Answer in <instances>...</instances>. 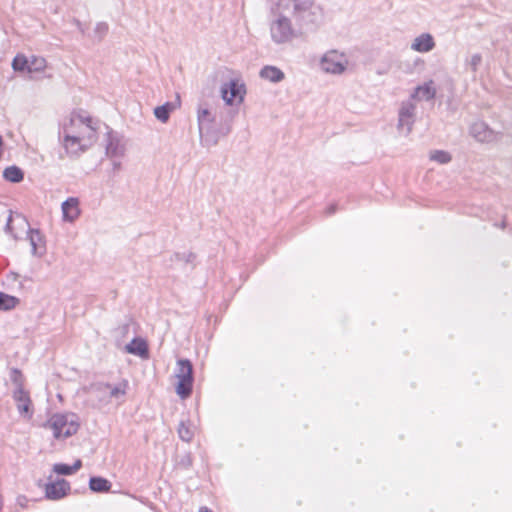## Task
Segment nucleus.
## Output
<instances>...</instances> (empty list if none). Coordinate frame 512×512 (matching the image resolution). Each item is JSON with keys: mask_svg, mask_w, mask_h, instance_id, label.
<instances>
[{"mask_svg": "<svg viewBox=\"0 0 512 512\" xmlns=\"http://www.w3.org/2000/svg\"><path fill=\"white\" fill-rule=\"evenodd\" d=\"M191 464L190 453L187 450L183 451V455L181 456V461L178 462V465L182 467H188Z\"/></svg>", "mask_w": 512, "mask_h": 512, "instance_id": "nucleus-35", "label": "nucleus"}, {"mask_svg": "<svg viewBox=\"0 0 512 512\" xmlns=\"http://www.w3.org/2000/svg\"><path fill=\"white\" fill-rule=\"evenodd\" d=\"M3 177L11 183H19L24 179V172L18 166L12 165L3 171Z\"/></svg>", "mask_w": 512, "mask_h": 512, "instance_id": "nucleus-22", "label": "nucleus"}, {"mask_svg": "<svg viewBox=\"0 0 512 512\" xmlns=\"http://www.w3.org/2000/svg\"><path fill=\"white\" fill-rule=\"evenodd\" d=\"M277 18L270 24V33L272 41L276 44L288 43L294 38L302 36V33L295 25H292L291 18L287 14L290 12H283L278 10Z\"/></svg>", "mask_w": 512, "mask_h": 512, "instance_id": "nucleus-2", "label": "nucleus"}, {"mask_svg": "<svg viewBox=\"0 0 512 512\" xmlns=\"http://www.w3.org/2000/svg\"><path fill=\"white\" fill-rule=\"evenodd\" d=\"M124 154V146L120 140L112 134L107 133L106 155L109 157H120Z\"/></svg>", "mask_w": 512, "mask_h": 512, "instance_id": "nucleus-18", "label": "nucleus"}, {"mask_svg": "<svg viewBox=\"0 0 512 512\" xmlns=\"http://www.w3.org/2000/svg\"><path fill=\"white\" fill-rule=\"evenodd\" d=\"M196 259V254L193 253V252H183V253H175L172 258H171V261H182V262H185L186 264H194V261Z\"/></svg>", "mask_w": 512, "mask_h": 512, "instance_id": "nucleus-29", "label": "nucleus"}, {"mask_svg": "<svg viewBox=\"0 0 512 512\" xmlns=\"http://www.w3.org/2000/svg\"><path fill=\"white\" fill-rule=\"evenodd\" d=\"M46 68V60L43 57L32 56L29 59L28 72H42Z\"/></svg>", "mask_w": 512, "mask_h": 512, "instance_id": "nucleus-28", "label": "nucleus"}, {"mask_svg": "<svg viewBox=\"0 0 512 512\" xmlns=\"http://www.w3.org/2000/svg\"><path fill=\"white\" fill-rule=\"evenodd\" d=\"M85 137L80 135H72L67 129L64 130L63 146L66 153L70 156H79L87 150V144L84 143Z\"/></svg>", "mask_w": 512, "mask_h": 512, "instance_id": "nucleus-7", "label": "nucleus"}, {"mask_svg": "<svg viewBox=\"0 0 512 512\" xmlns=\"http://www.w3.org/2000/svg\"><path fill=\"white\" fill-rule=\"evenodd\" d=\"M11 380L16 386V389L24 390L23 375L19 369L13 368L11 370Z\"/></svg>", "mask_w": 512, "mask_h": 512, "instance_id": "nucleus-32", "label": "nucleus"}, {"mask_svg": "<svg viewBox=\"0 0 512 512\" xmlns=\"http://www.w3.org/2000/svg\"><path fill=\"white\" fill-rule=\"evenodd\" d=\"M482 56L480 54H474L471 56L468 64L472 70V72H476L479 65L481 64Z\"/></svg>", "mask_w": 512, "mask_h": 512, "instance_id": "nucleus-34", "label": "nucleus"}, {"mask_svg": "<svg viewBox=\"0 0 512 512\" xmlns=\"http://www.w3.org/2000/svg\"><path fill=\"white\" fill-rule=\"evenodd\" d=\"M198 129L201 140L208 141L210 138V130L215 116L208 108L199 107L197 110Z\"/></svg>", "mask_w": 512, "mask_h": 512, "instance_id": "nucleus-9", "label": "nucleus"}, {"mask_svg": "<svg viewBox=\"0 0 512 512\" xmlns=\"http://www.w3.org/2000/svg\"><path fill=\"white\" fill-rule=\"evenodd\" d=\"M246 94L245 85L232 79L221 87V96L227 105L240 104Z\"/></svg>", "mask_w": 512, "mask_h": 512, "instance_id": "nucleus-6", "label": "nucleus"}, {"mask_svg": "<svg viewBox=\"0 0 512 512\" xmlns=\"http://www.w3.org/2000/svg\"><path fill=\"white\" fill-rule=\"evenodd\" d=\"M130 326L128 323L122 324L116 328L115 332L120 336H125L129 332Z\"/></svg>", "mask_w": 512, "mask_h": 512, "instance_id": "nucleus-36", "label": "nucleus"}, {"mask_svg": "<svg viewBox=\"0 0 512 512\" xmlns=\"http://www.w3.org/2000/svg\"><path fill=\"white\" fill-rule=\"evenodd\" d=\"M113 167H114V170H118L121 167V163L115 161V162H113Z\"/></svg>", "mask_w": 512, "mask_h": 512, "instance_id": "nucleus-42", "label": "nucleus"}, {"mask_svg": "<svg viewBox=\"0 0 512 512\" xmlns=\"http://www.w3.org/2000/svg\"><path fill=\"white\" fill-rule=\"evenodd\" d=\"M416 106L411 101H405L401 104L398 114V129L406 127V134L412 130L415 121Z\"/></svg>", "mask_w": 512, "mask_h": 512, "instance_id": "nucleus-8", "label": "nucleus"}, {"mask_svg": "<svg viewBox=\"0 0 512 512\" xmlns=\"http://www.w3.org/2000/svg\"><path fill=\"white\" fill-rule=\"evenodd\" d=\"M70 490V484L65 479L49 482L45 487V495L48 499L58 500L66 496Z\"/></svg>", "mask_w": 512, "mask_h": 512, "instance_id": "nucleus-11", "label": "nucleus"}, {"mask_svg": "<svg viewBox=\"0 0 512 512\" xmlns=\"http://www.w3.org/2000/svg\"><path fill=\"white\" fill-rule=\"evenodd\" d=\"M178 434H179V437L184 442L188 443L192 439L194 432L188 425L185 424V422L182 421L178 427Z\"/></svg>", "mask_w": 512, "mask_h": 512, "instance_id": "nucleus-30", "label": "nucleus"}, {"mask_svg": "<svg viewBox=\"0 0 512 512\" xmlns=\"http://www.w3.org/2000/svg\"><path fill=\"white\" fill-rule=\"evenodd\" d=\"M63 219L67 222L75 221L80 215L79 200L74 197L66 199L62 203Z\"/></svg>", "mask_w": 512, "mask_h": 512, "instance_id": "nucleus-16", "label": "nucleus"}, {"mask_svg": "<svg viewBox=\"0 0 512 512\" xmlns=\"http://www.w3.org/2000/svg\"><path fill=\"white\" fill-rule=\"evenodd\" d=\"M78 118H79V121L82 124H85L86 133L85 134H79V135L85 137L84 143L87 144V148H88L90 145H92V143L96 139L95 128H93L91 126V124H90L91 123V119L90 118H83L81 116H79Z\"/></svg>", "mask_w": 512, "mask_h": 512, "instance_id": "nucleus-25", "label": "nucleus"}, {"mask_svg": "<svg viewBox=\"0 0 512 512\" xmlns=\"http://www.w3.org/2000/svg\"><path fill=\"white\" fill-rule=\"evenodd\" d=\"M176 109V104L173 102H166L161 106H157L154 109L155 117L162 123H166L169 120L170 113Z\"/></svg>", "mask_w": 512, "mask_h": 512, "instance_id": "nucleus-21", "label": "nucleus"}, {"mask_svg": "<svg viewBox=\"0 0 512 512\" xmlns=\"http://www.w3.org/2000/svg\"><path fill=\"white\" fill-rule=\"evenodd\" d=\"M89 488L93 492H108L111 489V483L105 478L94 476L89 480Z\"/></svg>", "mask_w": 512, "mask_h": 512, "instance_id": "nucleus-24", "label": "nucleus"}, {"mask_svg": "<svg viewBox=\"0 0 512 512\" xmlns=\"http://www.w3.org/2000/svg\"><path fill=\"white\" fill-rule=\"evenodd\" d=\"M29 67V59L24 55L18 54L14 57L12 61V68L16 72H28Z\"/></svg>", "mask_w": 512, "mask_h": 512, "instance_id": "nucleus-27", "label": "nucleus"}, {"mask_svg": "<svg viewBox=\"0 0 512 512\" xmlns=\"http://www.w3.org/2000/svg\"><path fill=\"white\" fill-rule=\"evenodd\" d=\"M125 351L129 354L137 355L144 359L149 357L148 345L142 338H134L125 346Z\"/></svg>", "mask_w": 512, "mask_h": 512, "instance_id": "nucleus-17", "label": "nucleus"}, {"mask_svg": "<svg viewBox=\"0 0 512 512\" xmlns=\"http://www.w3.org/2000/svg\"><path fill=\"white\" fill-rule=\"evenodd\" d=\"M260 77L272 83H278L285 77L284 73L275 66H264L259 73Z\"/></svg>", "mask_w": 512, "mask_h": 512, "instance_id": "nucleus-19", "label": "nucleus"}, {"mask_svg": "<svg viewBox=\"0 0 512 512\" xmlns=\"http://www.w3.org/2000/svg\"><path fill=\"white\" fill-rule=\"evenodd\" d=\"M436 96V88L433 80H429L422 85H418L410 98L417 101H431Z\"/></svg>", "mask_w": 512, "mask_h": 512, "instance_id": "nucleus-13", "label": "nucleus"}, {"mask_svg": "<svg viewBox=\"0 0 512 512\" xmlns=\"http://www.w3.org/2000/svg\"><path fill=\"white\" fill-rule=\"evenodd\" d=\"M176 377L178 383L176 393L182 398H188L192 393L193 386V366L188 359H179L177 361Z\"/></svg>", "mask_w": 512, "mask_h": 512, "instance_id": "nucleus-4", "label": "nucleus"}, {"mask_svg": "<svg viewBox=\"0 0 512 512\" xmlns=\"http://www.w3.org/2000/svg\"><path fill=\"white\" fill-rule=\"evenodd\" d=\"M82 466L81 460H76L73 465L57 463L53 465V472L59 475H71L78 471Z\"/></svg>", "mask_w": 512, "mask_h": 512, "instance_id": "nucleus-23", "label": "nucleus"}, {"mask_svg": "<svg viewBox=\"0 0 512 512\" xmlns=\"http://www.w3.org/2000/svg\"><path fill=\"white\" fill-rule=\"evenodd\" d=\"M127 382L123 381L116 386L109 383H97L93 386V392H105L108 394L109 399L119 398L126 394Z\"/></svg>", "mask_w": 512, "mask_h": 512, "instance_id": "nucleus-14", "label": "nucleus"}, {"mask_svg": "<svg viewBox=\"0 0 512 512\" xmlns=\"http://www.w3.org/2000/svg\"><path fill=\"white\" fill-rule=\"evenodd\" d=\"M430 159L441 164H446L451 161V155L446 151L435 150L431 153Z\"/></svg>", "mask_w": 512, "mask_h": 512, "instance_id": "nucleus-31", "label": "nucleus"}, {"mask_svg": "<svg viewBox=\"0 0 512 512\" xmlns=\"http://www.w3.org/2000/svg\"><path fill=\"white\" fill-rule=\"evenodd\" d=\"M470 134L481 143H490L497 138V134L483 121L474 122L470 127Z\"/></svg>", "mask_w": 512, "mask_h": 512, "instance_id": "nucleus-10", "label": "nucleus"}, {"mask_svg": "<svg viewBox=\"0 0 512 512\" xmlns=\"http://www.w3.org/2000/svg\"><path fill=\"white\" fill-rule=\"evenodd\" d=\"M199 512H212L210 509H208L207 507H202L200 508Z\"/></svg>", "mask_w": 512, "mask_h": 512, "instance_id": "nucleus-43", "label": "nucleus"}, {"mask_svg": "<svg viewBox=\"0 0 512 512\" xmlns=\"http://www.w3.org/2000/svg\"><path fill=\"white\" fill-rule=\"evenodd\" d=\"M13 399L17 404V409L20 415L31 417L33 410L31 409V399L29 393L25 390L15 389L13 392Z\"/></svg>", "mask_w": 512, "mask_h": 512, "instance_id": "nucleus-12", "label": "nucleus"}, {"mask_svg": "<svg viewBox=\"0 0 512 512\" xmlns=\"http://www.w3.org/2000/svg\"><path fill=\"white\" fill-rule=\"evenodd\" d=\"M435 40L430 33H422L411 43V49L419 53H427L435 48Z\"/></svg>", "mask_w": 512, "mask_h": 512, "instance_id": "nucleus-15", "label": "nucleus"}, {"mask_svg": "<svg viewBox=\"0 0 512 512\" xmlns=\"http://www.w3.org/2000/svg\"><path fill=\"white\" fill-rule=\"evenodd\" d=\"M336 210H337V206L335 204H332L327 208V214L331 215V214L335 213Z\"/></svg>", "mask_w": 512, "mask_h": 512, "instance_id": "nucleus-40", "label": "nucleus"}, {"mask_svg": "<svg viewBox=\"0 0 512 512\" xmlns=\"http://www.w3.org/2000/svg\"><path fill=\"white\" fill-rule=\"evenodd\" d=\"M28 239L31 245L32 254L35 256H41L43 254V251L39 252L38 249L41 248V245L43 243V237L39 230L29 228Z\"/></svg>", "mask_w": 512, "mask_h": 512, "instance_id": "nucleus-20", "label": "nucleus"}, {"mask_svg": "<svg viewBox=\"0 0 512 512\" xmlns=\"http://www.w3.org/2000/svg\"><path fill=\"white\" fill-rule=\"evenodd\" d=\"M55 438H67L75 434L79 428L75 414H54L46 424Z\"/></svg>", "mask_w": 512, "mask_h": 512, "instance_id": "nucleus-3", "label": "nucleus"}, {"mask_svg": "<svg viewBox=\"0 0 512 512\" xmlns=\"http://www.w3.org/2000/svg\"><path fill=\"white\" fill-rule=\"evenodd\" d=\"M109 26L106 22H98L94 28V33L98 39V42L102 41L107 35Z\"/></svg>", "mask_w": 512, "mask_h": 512, "instance_id": "nucleus-33", "label": "nucleus"}, {"mask_svg": "<svg viewBox=\"0 0 512 512\" xmlns=\"http://www.w3.org/2000/svg\"><path fill=\"white\" fill-rule=\"evenodd\" d=\"M276 8L290 12L302 35L316 31L323 22V9L313 0H277Z\"/></svg>", "mask_w": 512, "mask_h": 512, "instance_id": "nucleus-1", "label": "nucleus"}, {"mask_svg": "<svg viewBox=\"0 0 512 512\" xmlns=\"http://www.w3.org/2000/svg\"><path fill=\"white\" fill-rule=\"evenodd\" d=\"M27 499L24 496H19L17 502L20 506L25 507Z\"/></svg>", "mask_w": 512, "mask_h": 512, "instance_id": "nucleus-41", "label": "nucleus"}, {"mask_svg": "<svg viewBox=\"0 0 512 512\" xmlns=\"http://www.w3.org/2000/svg\"><path fill=\"white\" fill-rule=\"evenodd\" d=\"M74 23L75 25L77 26V28L79 29V31L81 33H84L85 32V29L83 27V24L78 20V19H74Z\"/></svg>", "mask_w": 512, "mask_h": 512, "instance_id": "nucleus-39", "label": "nucleus"}, {"mask_svg": "<svg viewBox=\"0 0 512 512\" xmlns=\"http://www.w3.org/2000/svg\"><path fill=\"white\" fill-rule=\"evenodd\" d=\"M348 65L344 54L336 50L326 52L320 61L321 69L326 73L342 74Z\"/></svg>", "mask_w": 512, "mask_h": 512, "instance_id": "nucleus-5", "label": "nucleus"}, {"mask_svg": "<svg viewBox=\"0 0 512 512\" xmlns=\"http://www.w3.org/2000/svg\"><path fill=\"white\" fill-rule=\"evenodd\" d=\"M96 393H97V396L100 401L108 402L110 400L107 393H105V392H96Z\"/></svg>", "mask_w": 512, "mask_h": 512, "instance_id": "nucleus-37", "label": "nucleus"}, {"mask_svg": "<svg viewBox=\"0 0 512 512\" xmlns=\"http://www.w3.org/2000/svg\"><path fill=\"white\" fill-rule=\"evenodd\" d=\"M20 300L9 294L0 292V310L8 311L15 308L19 304Z\"/></svg>", "mask_w": 512, "mask_h": 512, "instance_id": "nucleus-26", "label": "nucleus"}, {"mask_svg": "<svg viewBox=\"0 0 512 512\" xmlns=\"http://www.w3.org/2000/svg\"><path fill=\"white\" fill-rule=\"evenodd\" d=\"M11 222H12V215H10V216L8 217V220H7V223H6V226H5V231H6L7 233H12Z\"/></svg>", "mask_w": 512, "mask_h": 512, "instance_id": "nucleus-38", "label": "nucleus"}]
</instances>
